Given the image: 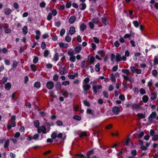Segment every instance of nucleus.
Returning <instances> with one entry per match:
<instances>
[{"mask_svg": "<svg viewBox=\"0 0 158 158\" xmlns=\"http://www.w3.org/2000/svg\"><path fill=\"white\" fill-rule=\"evenodd\" d=\"M102 87L101 85H93L92 89L94 94L97 95L98 93L97 89H102Z\"/></svg>", "mask_w": 158, "mask_h": 158, "instance_id": "1", "label": "nucleus"}, {"mask_svg": "<svg viewBox=\"0 0 158 158\" xmlns=\"http://www.w3.org/2000/svg\"><path fill=\"white\" fill-rule=\"evenodd\" d=\"M54 86V83L53 82L51 81H48L46 84V87L48 89H51Z\"/></svg>", "mask_w": 158, "mask_h": 158, "instance_id": "2", "label": "nucleus"}, {"mask_svg": "<svg viewBox=\"0 0 158 158\" xmlns=\"http://www.w3.org/2000/svg\"><path fill=\"white\" fill-rule=\"evenodd\" d=\"M101 20L105 26L109 24V22L107 17L103 16Z\"/></svg>", "mask_w": 158, "mask_h": 158, "instance_id": "3", "label": "nucleus"}, {"mask_svg": "<svg viewBox=\"0 0 158 158\" xmlns=\"http://www.w3.org/2000/svg\"><path fill=\"white\" fill-rule=\"evenodd\" d=\"M156 115L157 114L156 112H152L148 117V119L149 121L150 122H151L153 119L156 118Z\"/></svg>", "mask_w": 158, "mask_h": 158, "instance_id": "4", "label": "nucleus"}, {"mask_svg": "<svg viewBox=\"0 0 158 158\" xmlns=\"http://www.w3.org/2000/svg\"><path fill=\"white\" fill-rule=\"evenodd\" d=\"M74 50L76 53H79L81 50V45L78 44L74 48Z\"/></svg>", "mask_w": 158, "mask_h": 158, "instance_id": "5", "label": "nucleus"}, {"mask_svg": "<svg viewBox=\"0 0 158 158\" xmlns=\"http://www.w3.org/2000/svg\"><path fill=\"white\" fill-rule=\"evenodd\" d=\"M112 111L116 115H118L120 112L119 107L116 106H114L112 108Z\"/></svg>", "mask_w": 158, "mask_h": 158, "instance_id": "6", "label": "nucleus"}, {"mask_svg": "<svg viewBox=\"0 0 158 158\" xmlns=\"http://www.w3.org/2000/svg\"><path fill=\"white\" fill-rule=\"evenodd\" d=\"M82 87L84 91L86 92L90 88L91 86L89 84H84L83 85Z\"/></svg>", "mask_w": 158, "mask_h": 158, "instance_id": "7", "label": "nucleus"}, {"mask_svg": "<svg viewBox=\"0 0 158 158\" xmlns=\"http://www.w3.org/2000/svg\"><path fill=\"white\" fill-rule=\"evenodd\" d=\"M55 89L56 91L60 90L61 88V85L59 82H57L56 83L55 85Z\"/></svg>", "mask_w": 158, "mask_h": 158, "instance_id": "8", "label": "nucleus"}, {"mask_svg": "<svg viewBox=\"0 0 158 158\" xmlns=\"http://www.w3.org/2000/svg\"><path fill=\"white\" fill-rule=\"evenodd\" d=\"M58 44L60 47L61 48H66L68 47L69 44L67 43H64L62 42H59Z\"/></svg>", "mask_w": 158, "mask_h": 158, "instance_id": "9", "label": "nucleus"}, {"mask_svg": "<svg viewBox=\"0 0 158 158\" xmlns=\"http://www.w3.org/2000/svg\"><path fill=\"white\" fill-rule=\"evenodd\" d=\"M141 107V106L139 104L134 103L131 105V108L132 109H139Z\"/></svg>", "mask_w": 158, "mask_h": 158, "instance_id": "10", "label": "nucleus"}, {"mask_svg": "<svg viewBox=\"0 0 158 158\" xmlns=\"http://www.w3.org/2000/svg\"><path fill=\"white\" fill-rule=\"evenodd\" d=\"M4 12L5 14L7 15H9L11 13L12 11L10 9L6 8L4 9Z\"/></svg>", "mask_w": 158, "mask_h": 158, "instance_id": "11", "label": "nucleus"}, {"mask_svg": "<svg viewBox=\"0 0 158 158\" xmlns=\"http://www.w3.org/2000/svg\"><path fill=\"white\" fill-rule=\"evenodd\" d=\"M76 19V17L75 15L72 16L69 20V23L72 24L73 23Z\"/></svg>", "mask_w": 158, "mask_h": 158, "instance_id": "12", "label": "nucleus"}, {"mask_svg": "<svg viewBox=\"0 0 158 158\" xmlns=\"http://www.w3.org/2000/svg\"><path fill=\"white\" fill-rule=\"evenodd\" d=\"M100 20V19L98 17L93 18L92 19V22L95 24H97Z\"/></svg>", "mask_w": 158, "mask_h": 158, "instance_id": "13", "label": "nucleus"}, {"mask_svg": "<svg viewBox=\"0 0 158 158\" xmlns=\"http://www.w3.org/2000/svg\"><path fill=\"white\" fill-rule=\"evenodd\" d=\"M75 29L74 27L71 26L70 27L69 32L70 34H74L75 33Z\"/></svg>", "mask_w": 158, "mask_h": 158, "instance_id": "14", "label": "nucleus"}, {"mask_svg": "<svg viewBox=\"0 0 158 158\" xmlns=\"http://www.w3.org/2000/svg\"><path fill=\"white\" fill-rule=\"evenodd\" d=\"M121 56L119 53H117L116 56V61L117 62H119L122 60Z\"/></svg>", "mask_w": 158, "mask_h": 158, "instance_id": "15", "label": "nucleus"}, {"mask_svg": "<svg viewBox=\"0 0 158 158\" xmlns=\"http://www.w3.org/2000/svg\"><path fill=\"white\" fill-rule=\"evenodd\" d=\"M86 28V26L85 23H82L80 26V30L83 31L85 30Z\"/></svg>", "mask_w": 158, "mask_h": 158, "instance_id": "16", "label": "nucleus"}, {"mask_svg": "<svg viewBox=\"0 0 158 158\" xmlns=\"http://www.w3.org/2000/svg\"><path fill=\"white\" fill-rule=\"evenodd\" d=\"M151 96L150 97L151 100L152 101L155 100L157 97V94L156 93L153 92L151 94Z\"/></svg>", "mask_w": 158, "mask_h": 158, "instance_id": "17", "label": "nucleus"}, {"mask_svg": "<svg viewBox=\"0 0 158 158\" xmlns=\"http://www.w3.org/2000/svg\"><path fill=\"white\" fill-rule=\"evenodd\" d=\"M34 86L37 89L41 87V84L40 81H36L34 84Z\"/></svg>", "mask_w": 158, "mask_h": 158, "instance_id": "18", "label": "nucleus"}, {"mask_svg": "<svg viewBox=\"0 0 158 158\" xmlns=\"http://www.w3.org/2000/svg\"><path fill=\"white\" fill-rule=\"evenodd\" d=\"M59 54L57 52H56L53 56V60L56 61L59 60Z\"/></svg>", "mask_w": 158, "mask_h": 158, "instance_id": "19", "label": "nucleus"}, {"mask_svg": "<svg viewBox=\"0 0 158 158\" xmlns=\"http://www.w3.org/2000/svg\"><path fill=\"white\" fill-rule=\"evenodd\" d=\"M11 87V84L10 82H7L5 85V89L7 90H9L10 89Z\"/></svg>", "mask_w": 158, "mask_h": 158, "instance_id": "20", "label": "nucleus"}, {"mask_svg": "<svg viewBox=\"0 0 158 158\" xmlns=\"http://www.w3.org/2000/svg\"><path fill=\"white\" fill-rule=\"evenodd\" d=\"M36 35L35 36V39L38 40L40 39V36L41 35L40 32V31L37 30L36 31Z\"/></svg>", "mask_w": 158, "mask_h": 158, "instance_id": "21", "label": "nucleus"}, {"mask_svg": "<svg viewBox=\"0 0 158 158\" xmlns=\"http://www.w3.org/2000/svg\"><path fill=\"white\" fill-rule=\"evenodd\" d=\"M142 100L144 103L147 102L148 100V97L146 95H145L143 96L142 98Z\"/></svg>", "mask_w": 158, "mask_h": 158, "instance_id": "22", "label": "nucleus"}, {"mask_svg": "<svg viewBox=\"0 0 158 158\" xmlns=\"http://www.w3.org/2000/svg\"><path fill=\"white\" fill-rule=\"evenodd\" d=\"M30 67L31 70L34 72H35L37 70V67L34 64H31L30 66Z\"/></svg>", "mask_w": 158, "mask_h": 158, "instance_id": "23", "label": "nucleus"}, {"mask_svg": "<svg viewBox=\"0 0 158 158\" xmlns=\"http://www.w3.org/2000/svg\"><path fill=\"white\" fill-rule=\"evenodd\" d=\"M27 27L26 26H24L22 29V32L24 35H26L27 33Z\"/></svg>", "mask_w": 158, "mask_h": 158, "instance_id": "24", "label": "nucleus"}, {"mask_svg": "<svg viewBox=\"0 0 158 158\" xmlns=\"http://www.w3.org/2000/svg\"><path fill=\"white\" fill-rule=\"evenodd\" d=\"M141 55V53L140 52H137L135 53L134 56L133 58V60L135 59V60H136L137 58V56H139Z\"/></svg>", "mask_w": 158, "mask_h": 158, "instance_id": "25", "label": "nucleus"}, {"mask_svg": "<svg viewBox=\"0 0 158 158\" xmlns=\"http://www.w3.org/2000/svg\"><path fill=\"white\" fill-rule=\"evenodd\" d=\"M34 126L36 128H38L39 127L40 123L38 120H34Z\"/></svg>", "mask_w": 158, "mask_h": 158, "instance_id": "26", "label": "nucleus"}, {"mask_svg": "<svg viewBox=\"0 0 158 158\" xmlns=\"http://www.w3.org/2000/svg\"><path fill=\"white\" fill-rule=\"evenodd\" d=\"M100 65L99 63H98L95 65V71L97 72H98L100 70Z\"/></svg>", "mask_w": 158, "mask_h": 158, "instance_id": "27", "label": "nucleus"}, {"mask_svg": "<svg viewBox=\"0 0 158 158\" xmlns=\"http://www.w3.org/2000/svg\"><path fill=\"white\" fill-rule=\"evenodd\" d=\"M68 54L70 56H73V55L74 54V53L72 49H71L69 50Z\"/></svg>", "mask_w": 158, "mask_h": 158, "instance_id": "28", "label": "nucleus"}, {"mask_svg": "<svg viewBox=\"0 0 158 158\" xmlns=\"http://www.w3.org/2000/svg\"><path fill=\"white\" fill-rule=\"evenodd\" d=\"M137 116L139 118L142 119L145 117V114L142 113H139L137 114Z\"/></svg>", "mask_w": 158, "mask_h": 158, "instance_id": "29", "label": "nucleus"}, {"mask_svg": "<svg viewBox=\"0 0 158 158\" xmlns=\"http://www.w3.org/2000/svg\"><path fill=\"white\" fill-rule=\"evenodd\" d=\"M95 60V58L93 56H90L89 59V63L91 64H93Z\"/></svg>", "mask_w": 158, "mask_h": 158, "instance_id": "30", "label": "nucleus"}, {"mask_svg": "<svg viewBox=\"0 0 158 158\" xmlns=\"http://www.w3.org/2000/svg\"><path fill=\"white\" fill-rule=\"evenodd\" d=\"M10 141L9 139H8L6 140L5 142L4 145V147L5 148H8Z\"/></svg>", "mask_w": 158, "mask_h": 158, "instance_id": "31", "label": "nucleus"}, {"mask_svg": "<svg viewBox=\"0 0 158 158\" xmlns=\"http://www.w3.org/2000/svg\"><path fill=\"white\" fill-rule=\"evenodd\" d=\"M57 137L56 133L55 132H53L51 135V137L52 139H55Z\"/></svg>", "mask_w": 158, "mask_h": 158, "instance_id": "32", "label": "nucleus"}, {"mask_svg": "<svg viewBox=\"0 0 158 158\" xmlns=\"http://www.w3.org/2000/svg\"><path fill=\"white\" fill-rule=\"evenodd\" d=\"M73 118L75 120L79 121L81 119V117L77 115H74L73 117Z\"/></svg>", "mask_w": 158, "mask_h": 158, "instance_id": "33", "label": "nucleus"}, {"mask_svg": "<svg viewBox=\"0 0 158 158\" xmlns=\"http://www.w3.org/2000/svg\"><path fill=\"white\" fill-rule=\"evenodd\" d=\"M62 95L65 98L68 97V93L66 90H65L63 91Z\"/></svg>", "mask_w": 158, "mask_h": 158, "instance_id": "34", "label": "nucleus"}, {"mask_svg": "<svg viewBox=\"0 0 158 158\" xmlns=\"http://www.w3.org/2000/svg\"><path fill=\"white\" fill-rule=\"evenodd\" d=\"M79 136L80 137L82 138L83 136L86 137L87 136V134L86 132L83 131L81 132L79 135Z\"/></svg>", "mask_w": 158, "mask_h": 158, "instance_id": "35", "label": "nucleus"}, {"mask_svg": "<svg viewBox=\"0 0 158 158\" xmlns=\"http://www.w3.org/2000/svg\"><path fill=\"white\" fill-rule=\"evenodd\" d=\"M70 61H71L72 62H75L76 61V57L74 56H70L69 59Z\"/></svg>", "mask_w": 158, "mask_h": 158, "instance_id": "36", "label": "nucleus"}, {"mask_svg": "<svg viewBox=\"0 0 158 158\" xmlns=\"http://www.w3.org/2000/svg\"><path fill=\"white\" fill-rule=\"evenodd\" d=\"M139 92L142 95L145 94L146 93V92L145 91V89L143 88H141L139 89Z\"/></svg>", "mask_w": 158, "mask_h": 158, "instance_id": "37", "label": "nucleus"}, {"mask_svg": "<svg viewBox=\"0 0 158 158\" xmlns=\"http://www.w3.org/2000/svg\"><path fill=\"white\" fill-rule=\"evenodd\" d=\"M82 6V7L80 8L81 10H84L85 9V8H86V5L85 3H81L80 5L79 6Z\"/></svg>", "mask_w": 158, "mask_h": 158, "instance_id": "38", "label": "nucleus"}, {"mask_svg": "<svg viewBox=\"0 0 158 158\" xmlns=\"http://www.w3.org/2000/svg\"><path fill=\"white\" fill-rule=\"evenodd\" d=\"M59 78V76L57 74H55L53 76V80L55 81H57Z\"/></svg>", "mask_w": 158, "mask_h": 158, "instance_id": "39", "label": "nucleus"}, {"mask_svg": "<svg viewBox=\"0 0 158 158\" xmlns=\"http://www.w3.org/2000/svg\"><path fill=\"white\" fill-rule=\"evenodd\" d=\"M56 123L58 126H62L63 125L62 122L59 120L57 121Z\"/></svg>", "mask_w": 158, "mask_h": 158, "instance_id": "40", "label": "nucleus"}, {"mask_svg": "<svg viewBox=\"0 0 158 158\" xmlns=\"http://www.w3.org/2000/svg\"><path fill=\"white\" fill-rule=\"evenodd\" d=\"M122 73H125L127 75H128L130 73L128 69H122Z\"/></svg>", "mask_w": 158, "mask_h": 158, "instance_id": "41", "label": "nucleus"}, {"mask_svg": "<svg viewBox=\"0 0 158 158\" xmlns=\"http://www.w3.org/2000/svg\"><path fill=\"white\" fill-rule=\"evenodd\" d=\"M72 5V2H67L66 4V7L67 8H70Z\"/></svg>", "mask_w": 158, "mask_h": 158, "instance_id": "42", "label": "nucleus"}, {"mask_svg": "<svg viewBox=\"0 0 158 158\" xmlns=\"http://www.w3.org/2000/svg\"><path fill=\"white\" fill-rule=\"evenodd\" d=\"M83 103L86 106H90L89 102L86 100H84L83 101Z\"/></svg>", "mask_w": 158, "mask_h": 158, "instance_id": "43", "label": "nucleus"}, {"mask_svg": "<svg viewBox=\"0 0 158 158\" xmlns=\"http://www.w3.org/2000/svg\"><path fill=\"white\" fill-rule=\"evenodd\" d=\"M132 23L134 24V26L136 27H138L139 24L138 21L137 20L134 21L132 22Z\"/></svg>", "mask_w": 158, "mask_h": 158, "instance_id": "44", "label": "nucleus"}, {"mask_svg": "<svg viewBox=\"0 0 158 158\" xmlns=\"http://www.w3.org/2000/svg\"><path fill=\"white\" fill-rule=\"evenodd\" d=\"M94 24L92 22H89V27L91 29H93L94 27Z\"/></svg>", "mask_w": 158, "mask_h": 158, "instance_id": "45", "label": "nucleus"}, {"mask_svg": "<svg viewBox=\"0 0 158 158\" xmlns=\"http://www.w3.org/2000/svg\"><path fill=\"white\" fill-rule=\"evenodd\" d=\"M102 94L106 98H108L109 97V94L106 91H104L102 92Z\"/></svg>", "mask_w": 158, "mask_h": 158, "instance_id": "46", "label": "nucleus"}, {"mask_svg": "<svg viewBox=\"0 0 158 158\" xmlns=\"http://www.w3.org/2000/svg\"><path fill=\"white\" fill-rule=\"evenodd\" d=\"M89 81V78L88 77H86L83 80V82L85 84H88V83Z\"/></svg>", "mask_w": 158, "mask_h": 158, "instance_id": "47", "label": "nucleus"}, {"mask_svg": "<svg viewBox=\"0 0 158 158\" xmlns=\"http://www.w3.org/2000/svg\"><path fill=\"white\" fill-rule=\"evenodd\" d=\"M57 12L55 9H53L52 10V13L51 14H52V15H53V16H56L57 14Z\"/></svg>", "mask_w": 158, "mask_h": 158, "instance_id": "48", "label": "nucleus"}, {"mask_svg": "<svg viewBox=\"0 0 158 158\" xmlns=\"http://www.w3.org/2000/svg\"><path fill=\"white\" fill-rule=\"evenodd\" d=\"M131 153L133 156L134 157L137 155V152L136 149H134L132 150Z\"/></svg>", "mask_w": 158, "mask_h": 158, "instance_id": "49", "label": "nucleus"}, {"mask_svg": "<svg viewBox=\"0 0 158 158\" xmlns=\"http://www.w3.org/2000/svg\"><path fill=\"white\" fill-rule=\"evenodd\" d=\"M93 39L94 40V42L96 44H98L99 42V40L97 37H94Z\"/></svg>", "mask_w": 158, "mask_h": 158, "instance_id": "50", "label": "nucleus"}, {"mask_svg": "<svg viewBox=\"0 0 158 158\" xmlns=\"http://www.w3.org/2000/svg\"><path fill=\"white\" fill-rule=\"evenodd\" d=\"M38 60V58L37 56H35L33 60V62L34 64H36Z\"/></svg>", "mask_w": 158, "mask_h": 158, "instance_id": "51", "label": "nucleus"}, {"mask_svg": "<svg viewBox=\"0 0 158 158\" xmlns=\"http://www.w3.org/2000/svg\"><path fill=\"white\" fill-rule=\"evenodd\" d=\"M152 74L154 77H156L157 75V71L156 69L153 70L152 71Z\"/></svg>", "mask_w": 158, "mask_h": 158, "instance_id": "52", "label": "nucleus"}, {"mask_svg": "<svg viewBox=\"0 0 158 158\" xmlns=\"http://www.w3.org/2000/svg\"><path fill=\"white\" fill-rule=\"evenodd\" d=\"M49 94L51 97H53L54 98H56L57 97L56 95H55L54 93L52 91L49 92Z\"/></svg>", "mask_w": 158, "mask_h": 158, "instance_id": "53", "label": "nucleus"}, {"mask_svg": "<svg viewBox=\"0 0 158 158\" xmlns=\"http://www.w3.org/2000/svg\"><path fill=\"white\" fill-rule=\"evenodd\" d=\"M46 44L43 41L42 42L41 47L42 49H44L46 48Z\"/></svg>", "mask_w": 158, "mask_h": 158, "instance_id": "54", "label": "nucleus"}, {"mask_svg": "<svg viewBox=\"0 0 158 158\" xmlns=\"http://www.w3.org/2000/svg\"><path fill=\"white\" fill-rule=\"evenodd\" d=\"M111 58L110 59V60L113 63H114V60L115 58V56L114 54L113 53H111Z\"/></svg>", "mask_w": 158, "mask_h": 158, "instance_id": "55", "label": "nucleus"}, {"mask_svg": "<svg viewBox=\"0 0 158 158\" xmlns=\"http://www.w3.org/2000/svg\"><path fill=\"white\" fill-rule=\"evenodd\" d=\"M52 16L51 13H48L47 17V19L48 21L51 20L52 19Z\"/></svg>", "mask_w": 158, "mask_h": 158, "instance_id": "56", "label": "nucleus"}, {"mask_svg": "<svg viewBox=\"0 0 158 158\" xmlns=\"http://www.w3.org/2000/svg\"><path fill=\"white\" fill-rule=\"evenodd\" d=\"M110 79L111 81L113 82H114L116 81L115 76H114V75L113 74L111 76Z\"/></svg>", "mask_w": 158, "mask_h": 158, "instance_id": "57", "label": "nucleus"}, {"mask_svg": "<svg viewBox=\"0 0 158 158\" xmlns=\"http://www.w3.org/2000/svg\"><path fill=\"white\" fill-rule=\"evenodd\" d=\"M65 30L64 28L62 29L60 31V34L61 36H63L65 33Z\"/></svg>", "mask_w": 158, "mask_h": 158, "instance_id": "58", "label": "nucleus"}, {"mask_svg": "<svg viewBox=\"0 0 158 158\" xmlns=\"http://www.w3.org/2000/svg\"><path fill=\"white\" fill-rule=\"evenodd\" d=\"M144 135V132L143 131H141L140 133L138 135V138L139 139L141 138Z\"/></svg>", "mask_w": 158, "mask_h": 158, "instance_id": "59", "label": "nucleus"}, {"mask_svg": "<svg viewBox=\"0 0 158 158\" xmlns=\"http://www.w3.org/2000/svg\"><path fill=\"white\" fill-rule=\"evenodd\" d=\"M46 3L44 2H42L40 4V6L41 8H44L45 6Z\"/></svg>", "mask_w": 158, "mask_h": 158, "instance_id": "60", "label": "nucleus"}, {"mask_svg": "<svg viewBox=\"0 0 158 158\" xmlns=\"http://www.w3.org/2000/svg\"><path fill=\"white\" fill-rule=\"evenodd\" d=\"M49 53V52L48 50H45L44 52V56L45 57H47L48 56Z\"/></svg>", "mask_w": 158, "mask_h": 158, "instance_id": "61", "label": "nucleus"}, {"mask_svg": "<svg viewBox=\"0 0 158 158\" xmlns=\"http://www.w3.org/2000/svg\"><path fill=\"white\" fill-rule=\"evenodd\" d=\"M158 139V136L156 135H155L153 136L152 140L154 141H156Z\"/></svg>", "mask_w": 158, "mask_h": 158, "instance_id": "62", "label": "nucleus"}, {"mask_svg": "<svg viewBox=\"0 0 158 158\" xmlns=\"http://www.w3.org/2000/svg\"><path fill=\"white\" fill-rule=\"evenodd\" d=\"M86 112L87 113L89 114L93 115L94 114L93 113L92 110L90 109H88L87 110Z\"/></svg>", "mask_w": 158, "mask_h": 158, "instance_id": "63", "label": "nucleus"}, {"mask_svg": "<svg viewBox=\"0 0 158 158\" xmlns=\"http://www.w3.org/2000/svg\"><path fill=\"white\" fill-rule=\"evenodd\" d=\"M154 62L155 64H158V58L156 56L154 58Z\"/></svg>", "mask_w": 158, "mask_h": 158, "instance_id": "64", "label": "nucleus"}]
</instances>
